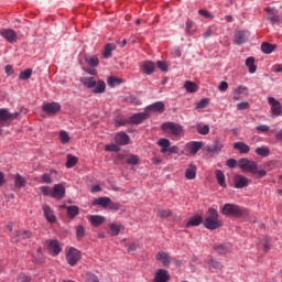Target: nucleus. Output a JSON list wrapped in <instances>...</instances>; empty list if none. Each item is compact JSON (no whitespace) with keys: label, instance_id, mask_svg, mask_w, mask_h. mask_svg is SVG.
Returning a JSON list of instances; mask_svg holds the SVG:
<instances>
[{"label":"nucleus","instance_id":"1","mask_svg":"<svg viewBox=\"0 0 282 282\" xmlns=\"http://www.w3.org/2000/svg\"><path fill=\"white\" fill-rule=\"evenodd\" d=\"M203 226L207 230H217L224 226V223L219 219V213L215 208H209L207 210V215L205 220L203 221Z\"/></svg>","mask_w":282,"mask_h":282},{"label":"nucleus","instance_id":"2","mask_svg":"<svg viewBox=\"0 0 282 282\" xmlns=\"http://www.w3.org/2000/svg\"><path fill=\"white\" fill-rule=\"evenodd\" d=\"M80 83L88 89H91L93 94H105V90L107 89V84H105V80L102 79L96 82L94 77H82Z\"/></svg>","mask_w":282,"mask_h":282},{"label":"nucleus","instance_id":"3","mask_svg":"<svg viewBox=\"0 0 282 282\" xmlns=\"http://www.w3.org/2000/svg\"><path fill=\"white\" fill-rule=\"evenodd\" d=\"M248 213L247 209L239 207V205L235 204H225L221 208V214L227 215L229 217H241Z\"/></svg>","mask_w":282,"mask_h":282},{"label":"nucleus","instance_id":"4","mask_svg":"<svg viewBox=\"0 0 282 282\" xmlns=\"http://www.w3.org/2000/svg\"><path fill=\"white\" fill-rule=\"evenodd\" d=\"M162 131H164V133H170L171 135H182V131H184V128L175 122H164L161 126Z\"/></svg>","mask_w":282,"mask_h":282},{"label":"nucleus","instance_id":"5","mask_svg":"<svg viewBox=\"0 0 282 282\" xmlns=\"http://www.w3.org/2000/svg\"><path fill=\"white\" fill-rule=\"evenodd\" d=\"M158 147L161 148V153H167V155L180 153V148L177 145L171 147V141L169 139H159Z\"/></svg>","mask_w":282,"mask_h":282},{"label":"nucleus","instance_id":"6","mask_svg":"<svg viewBox=\"0 0 282 282\" xmlns=\"http://www.w3.org/2000/svg\"><path fill=\"white\" fill-rule=\"evenodd\" d=\"M19 116H21V112L10 113V111H8V109L6 108L0 109V135L1 133H3V131L1 130V127H6V123L8 122V120H17Z\"/></svg>","mask_w":282,"mask_h":282},{"label":"nucleus","instance_id":"7","mask_svg":"<svg viewBox=\"0 0 282 282\" xmlns=\"http://www.w3.org/2000/svg\"><path fill=\"white\" fill-rule=\"evenodd\" d=\"M238 166L243 171V173H257V162L250 161L248 159H241L238 161Z\"/></svg>","mask_w":282,"mask_h":282},{"label":"nucleus","instance_id":"8","mask_svg":"<svg viewBox=\"0 0 282 282\" xmlns=\"http://www.w3.org/2000/svg\"><path fill=\"white\" fill-rule=\"evenodd\" d=\"M202 147H204L203 142L199 141H192L185 144L184 147V155H197V152L199 151V149H202Z\"/></svg>","mask_w":282,"mask_h":282},{"label":"nucleus","instance_id":"9","mask_svg":"<svg viewBox=\"0 0 282 282\" xmlns=\"http://www.w3.org/2000/svg\"><path fill=\"white\" fill-rule=\"evenodd\" d=\"M264 12L267 13V21L271 23V25H275V23H281V17H279V11L272 7H265Z\"/></svg>","mask_w":282,"mask_h":282},{"label":"nucleus","instance_id":"10","mask_svg":"<svg viewBox=\"0 0 282 282\" xmlns=\"http://www.w3.org/2000/svg\"><path fill=\"white\" fill-rule=\"evenodd\" d=\"M66 261L69 265L74 267L78 261H80V251L72 247L66 254Z\"/></svg>","mask_w":282,"mask_h":282},{"label":"nucleus","instance_id":"11","mask_svg":"<svg viewBox=\"0 0 282 282\" xmlns=\"http://www.w3.org/2000/svg\"><path fill=\"white\" fill-rule=\"evenodd\" d=\"M268 102L271 106L272 116H281L282 106L279 100H275L274 97H268Z\"/></svg>","mask_w":282,"mask_h":282},{"label":"nucleus","instance_id":"12","mask_svg":"<svg viewBox=\"0 0 282 282\" xmlns=\"http://www.w3.org/2000/svg\"><path fill=\"white\" fill-rule=\"evenodd\" d=\"M250 184V180L248 177L241 175V174H236L234 176V186L235 188H246Z\"/></svg>","mask_w":282,"mask_h":282},{"label":"nucleus","instance_id":"13","mask_svg":"<svg viewBox=\"0 0 282 282\" xmlns=\"http://www.w3.org/2000/svg\"><path fill=\"white\" fill-rule=\"evenodd\" d=\"M155 259L156 261H159V263H162L164 268H169V265H171L172 263L171 256L164 251L158 252L155 254Z\"/></svg>","mask_w":282,"mask_h":282},{"label":"nucleus","instance_id":"14","mask_svg":"<svg viewBox=\"0 0 282 282\" xmlns=\"http://www.w3.org/2000/svg\"><path fill=\"white\" fill-rule=\"evenodd\" d=\"M0 35L3 36L8 43H17V32L12 29H2L0 30Z\"/></svg>","mask_w":282,"mask_h":282},{"label":"nucleus","instance_id":"15","mask_svg":"<svg viewBox=\"0 0 282 282\" xmlns=\"http://www.w3.org/2000/svg\"><path fill=\"white\" fill-rule=\"evenodd\" d=\"M51 197L54 199H63L65 197V185L56 184L51 192Z\"/></svg>","mask_w":282,"mask_h":282},{"label":"nucleus","instance_id":"16","mask_svg":"<svg viewBox=\"0 0 282 282\" xmlns=\"http://www.w3.org/2000/svg\"><path fill=\"white\" fill-rule=\"evenodd\" d=\"M147 118H149V115L147 112H138L132 115L128 122L129 124H142V122H144Z\"/></svg>","mask_w":282,"mask_h":282},{"label":"nucleus","instance_id":"17","mask_svg":"<svg viewBox=\"0 0 282 282\" xmlns=\"http://www.w3.org/2000/svg\"><path fill=\"white\" fill-rule=\"evenodd\" d=\"M153 281L154 282H169V281H171V275L169 274L167 270L159 269L155 272Z\"/></svg>","mask_w":282,"mask_h":282},{"label":"nucleus","instance_id":"18","mask_svg":"<svg viewBox=\"0 0 282 282\" xmlns=\"http://www.w3.org/2000/svg\"><path fill=\"white\" fill-rule=\"evenodd\" d=\"M43 111L48 115H56L61 111V104L58 102H48L43 106Z\"/></svg>","mask_w":282,"mask_h":282},{"label":"nucleus","instance_id":"19","mask_svg":"<svg viewBox=\"0 0 282 282\" xmlns=\"http://www.w3.org/2000/svg\"><path fill=\"white\" fill-rule=\"evenodd\" d=\"M205 263L208 268V270L213 271V270H224V264H221V262L215 260L213 257H207V259L205 260Z\"/></svg>","mask_w":282,"mask_h":282},{"label":"nucleus","instance_id":"20","mask_svg":"<svg viewBox=\"0 0 282 282\" xmlns=\"http://www.w3.org/2000/svg\"><path fill=\"white\" fill-rule=\"evenodd\" d=\"M61 250L63 249L61 248V242H58V240L48 241V251L52 254V257L61 254Z\"/></svg>","mask_w":282,"mask_h":282},{"label":"nucleus","instance_id":"21","mask_svg":"<svg viewBox=\"0 0 282 282\" xmlns=\"http://www.w3.org/2000/svg\"><path fill=\"white\" fill-rule=\"evenodd\" d=\"M142 74H147V76H151L153 72H155V63L151 61H145L141 64Z\"/></svg>","mask_w":282,"mask_h":282},{"label":"nucleus","instance_id":"22","mask_svg":"<svg viewBox=\"0 0 282 282\" xmlns=\"http://www.w3.org/2000/svg\"><path fill=\"white\" fill-rule=\"evenodd\" d=\"M248 42V32L246 31H237L235 33L234 43L236 45H243V43Z\"/></svg>","mask_w":282,"mask_h":282},{"label":"nucleus","instance_id":"23","mask_svg":"<svg viewBox=\"0 0 282 282\" xmlns=\"http://www.w3.org/2000/svg\"><path fill=\"white\" fill-rule=\"evenodd\" d=\"M43 213L45 219L48 221V224H56V216L54 215V210L48 205H44Z\"/></svg>","mask_w":282,"mask_h":282},{"label":"nucleus","instance_id":"24","mask_svg":"<svg viewBox=\"0 0 282 282\" xmlns=\"http://www.w3.org/2000/svg\"><path fill=\"white\" fill-rule=\"evenodd\" d=\"M221 149H224V143L219 139H216L212 145L206 147L208 153H220Z\"/></svg>","mask_w":282,"mask_h":282},{"label":"nucleus","instance_id":"25","mask_svg":"<svg viewBox=\"0 0 282 282\" xmlns=\"http://www.w3.org/2000/svg\"><path fill=\"white\" fill-rule=\"evenodd\" d=\"M116 144H119L120 147H124L129 144V135L124 132H119L115 137Z\"/></svg>","mask_w":282,"mask_h":282},{"label":"nucleus","instance_id":"26","mask_svg":"<svg viewBox=\"0 0 282 282\" xmlns=\"http://www.w3.org/2000/svg\"><path fill=\"white\" fill-rule=\"evenodd\" d=\"M185 177L186 180H195L197 177V166L194 163H189L185 171Z\"/></svg>","mask_w":282,"mask_h":282},{"label":"nucleus","instance_id":"27","mask_svg":"<svg viewBox=\"0 0 282 282\" xmlns=\"http://www.w3.org/2000/svg\"><path fill=\"white\" fill-rule=\"evenodd\" d=\"M111 204V198L109 197H99L93 200V206H101L102 208H107Z\"/></svg>","mask_w":282,"mask_h":282},{"label":"nucleus","instance_id":"28","mask_svg":"<svg viewBox=\"0 0 282 282\" xmlns=\"http://www.w3.org/2000/svg\"><path fill=\"white\" fill-rule=\"evenodd\" d=\"M200 224H204V218L199 215L194 216L186 223V228H193L195 226H199Z\"/></svg>","mask_w":282,"mask_h":282},{"label":"nucleus","instance_id":"29","mask_svg":"<svg viewBox=\"0 0 282 282\" xmlns=\"http://www.w3.org/2000/svg\"><path fill=\"white\" fill-rule=\"evenodd\" d=\"M234 149H236V151H239V153H250V145L241 141L235 142Z\"/></svg>","mask_w":282,"mask_h":282},{"label":"nucleus","instance_id":"30","mask_svg":"<svg viewBox=\"0 0 282 282\" xmlns=\"http://www.w3.org/2000/svg\"><path fill=\"white\" fill-rule=\"evenodd\" d=\"M84 61L89 65V67H98L100 63V59H98V56L96 55H93V56L85 55Z\"/></svg>","mask_w":282,"mask_h":282},{"label":"nucleus","instance_id":"31","mask_svg":"<svg viewBox=\"0 0 282 282\" xmlns=\"http://www.w3.org/2000/svg\"><path fill=\"white\" fill-rule=\"evenodd\" d=\"M30 237H32L30 230H19L15 232V241H25V239H30Z\"/></svg>","mask_w":282,"mask_h":282},{"label":"nucleus","instance_id":"32","mask_svg":"<svg viewBox=\"0 0 282 282\" xmlns=\"http://www.w3.org/2000/svg\"><path fill=\"white\" fill-rule=\"evenodd\" d=\"M147 111H159V113H162L164 111V102H154L147 107Z\"/></svg>","mask_w":282,"mask_h":282},{"label":"nucleus","instance_id":"33","mask_svg":"<svg viewBox=\"0 0 282 282\" xmlns=\"http://www.w3.org/2000/svg\"><path fill=\"white\" fill-rule=\"evenodd\" d=\"M88 220L90 221L91 226H100L101 224H105V217L99 215H91L88 217Z\"/></svg>","mask_w":282,"mask_h":282},{"label":"nucleus","instance_id":"34","mask_svg":"<svg viewBox=\"0 0 282 282\" xmlns=\"http://www.w3.org/2000/svg\"><path fill=\"white\" fill-rule=\"evenodd\" d=\"M123 228L122 225H116V223H112L109 225V235L111 237H118L120 235V229Z\"/></svg>","mask_w":282,"mask_h":282},{"label":"nucleus","instance_id":"35","mask_svg":"<svg viewBox=\"0 0 282 282\" xmlns=\"http://www.w3.org/2000/svg\"><path fill=\"white\" fill-rule=\"evenodd\" d=\"M275 47H276V44H270L268 42H263L261 44V52H263V54H272Z\"/></svg>","mask_w":282,"mask_h":282},{"label":"nucleus","instance_id":"36","mask_svg":"<svg viewBox=\"0 0 282 282\" xmlns=\"http://www.w3.org/2000/svg\"><path fill=\"white\" fill-rule=\"evenodd\" d=\"M66 169H74V166H76V164H78V158L72 155V154H67L66 156Z\"/></svg>","mask_w":282,"mask_h":282},{"label":"nucleus","instance_id":"37","mask_svg":"<svg viewBox=\"0 0 282 282\" xmlns=\"http://www.w3.org/2000/svg\"><path fill=\"white\" fill-rule=\"evenodd\" d=\"M214 250L218 254H226V252H230V245H215Z\"/></svg>","mask_w":282,"mask_h":282},{"label":"nucleus","instance_id":"38","mask_svg":"<svg viewBox=\"0 0 282 282\" xmlns=\"http://www.w3.org/2000/svg\"><path fill=\"white\" fill-rule=\"evenodd\" d=\"M216 178L219 186H223V188H226V175L221 170H216Z\"/></svg>","mask_w":282,"mask_h":282},{"label":"nucleus","instance_id":"39","mask_svg":"<svg viewBox=\"0 0 282 282\" xmlns=\"http://www.w3.org/2000/svg\"><path fill=\"white\" fill-rule=\"evenodd\" d=\"M66 210H67V216L70 219H74L80 213V208H78V206H68L66 207Z\"/></svg>","mask_w":282,"mask_h":282},{"label":"nucleus","instance_id":"40","mask_svg":"<svg viewBox=\"0 0 282 282\" xmlns=\"http://www.w3.org/2000/svg\"><path fill=\"white\" fill-rule=\"evenodd\" d=\"M246 65L249 69V74H256L257 73V65H254V57H248L246 59Z\"/></svg>","mask_w":282,"mask_h":282},{"label":"nucleus","instance_id":"41","mask_svg":"<svg viewBox=\"0 0 282 282\" xmlns=\"http://www.w3.org/2000/svg\"><path fill=\"white\" fill-rule=\"evenodd\" d=\"M14 180L15 188H23V186H25V184L28 183V181H25L24 177L21 176V174H15Z\"/></svg>","mask_w":282,"mask_h":282},{"label":"nucleus","instance_id":"42","mask_svg":"<svg viewBox=\"0 0 282 282\" xmlns=\"http://www.w3.org/2000/svg\"><path fill=\"white\" fill-rule=\"evenodd\" d=\"M184 88L188 94H195V91H197V85L191 80L185 82Z\"/></svg>","mask_w":282,"mask_h":282},{"label":"nucleus","instance_id":"43","mask_svg":"<svg viewBox=\"0 0 282 282\" xmlns=\"http://www.w3.org/2000/svg\"><path fill=\"white\" fill-rule=\"evenodd\" d=\"M113 54V46L110 43H107L104 47L102 56L104 58H111Z\"/></svg>","mask_w":282,"mask_h":282},{"label":"nucleus","instance_id":"44","mask_svg":"<svg viewBox=\"0 0 282 282\" xmlns=\"http://www.w3.org/2000/svg\"><path fill=\"white\" fill-rule=\"evenodd\" d=\"M32 261H33V263H44L45 262V258L43 257L42 248L37 249V256H33Z\"/></svg>","mask_w":282,"mask_h":282},{"label":"nucleus","instance_id":"45","mask_svg":"<svg viewBox=\"0 0 282 282\" xmlns=\"http://www.w3.org/2000/svg\"><path fill=\"white\" fill-rule=\"evenodd\" d=\"M245 91H248V88L246 86H240L236 88L234 94V100H241V94H243Z\"/></svg>","mask_w":282,"mask_h":282},{"label":"nucleus","instance_id":"46","mask_svg":"<svg viewBox=\"0 0 282 282\" xmlns=\"http://www.w3.org/2000/svg\"><path fill=\"white\" fill-rule=\"evenodd\" d=\"M256 153L261 158H268L270 155V149H268L267 147L257 148Z\"/></svg>","mask_w":282,"mask_h":282},{"label":"nucleus","instance_id":"47","mask_svg":"<svg viewBox=\"0 0 282 282\" xmlns=\"http://www.w3.org/2000/svg\"><path fill=\"white\" fill-rule=\"evenodd\" d=\"M107 83L109 87H116V85H122V79L111 76L108 77Z\"/></svg>","mask_w":282,"mask_h":282},{"label":"nucleus","instance_id":"48","mask_svg":"<svg viewBox=\"0 0 282 282\" xmlns=\"http://www.w3.org/2000/svg\"><path fill=\"white\" fill-rule=\"evenodd\" d=\"M59 140L62 142V144H67L69 142V140H72V138L69 137V133L65 130H62L59 132Z\"/></svg>","mask_w":282,"mask_h":282},{"label":"nucleus","instance_id":"49","mask_svg":"<svg viewBox=\"0 0 282 282\" xmlns=\"http://www.w3.org/2000/svg\"><path fill=\"white\" fill-rule=\"evenodd\" d=\"M197 133L208 135V133H210V127L208 124L197 126Z\"/></svg>","mask_w":282,"mask_h":282},{"label":"nucleus","instance_id":"50","mask_svg":"<svg viewBox=\"0 0 282 282\" xmlns=\"http://www.w3.org/2000/svg\"><path fill=\"white\" fill-rule=\"evenodd\" d=\"M171 215H173V212H171V209H160L156 214V216L161 219H166V217H171Z\"/></svg>","mask_w":282,"mask_h":282},{"label":"nucleus","instance_id":"51","mask_svg":"<svg viewBox=\"0 0 282 282\" xmlns=\"http://www.w3.org/2000/svg\"><path fill=\"white\" fill-rule=\"evenodd\" d=\"M85 281L86 282H100V280L98 279V275L91 273V272H87L85 275Z\"/></svg>","mask_w":282,"mask_h":282},{"label":"nucleus","instance_id":"52","mask_svg":"<svg viewBox=\"0 0 282 282\" xmlns=\"http://www.w3.org/2000/svg\"><path fill=\"white\" fill-rule=\"evenodd\" d=\"M32 76V69H26L24 72H21L19 75L20 80H28Z\"/></svg>","mask_w":282,"mask_h":282},{"label":"nucleus","instance_id":"53","mask_svg":"<svg viewBox=\"0 0 282 282\" xmlns=\"http://www.w3.org/2000/svg\"><path fill=\"white\" fill-rule=\"evenodd\" d=\"M126 102H130V105H142V101H140V99L133 95L127 97Z\"/></svg>","mask_w":282,"mask_h":282},{"label":"nucleus","instance_id":"54","mask_svg":"<svg viewBox=\"0 0 282 282\" xmlns=\"http://www.w3.org/2000/svg\"><path fill=\"white\" fill-rule=\"evenodd\" d=\"M257 133H268L270 131V126L260 124L256 127Z\"/></svg>","mask_w":282,"mask_h":282},{"label":"nucleus","instance_id":"55","mask_svg":"<svg viewBox=\"0 0 282 282\" xmlns=\"http://www.w3.org/2000/svg\"><path fill=\"white\" fill-rule=\"evenodd\" d=\"M140 162V158H138V155L132 154L128 160H127V164H131L133 166H135V164H138Z\"/></svg>","mask_w":282,"mask_h":282},{"label":"nucleus","instance_id":"56","mask_svg":"<svg viewBox=\"0 0 282 282\" xmlns=\"http://www.w3.org/2000/svg\"><path fill=\"white\" fill-rule=\"evenodd\" d=\"M105 151H113L115 153H118V151H120V147L116 143H111L105 147Z\"/></svg>","mask_w":282,"mask_h":282},{"label":"nucleus","instance_id":"57","mask_svg":"<svg viewBox=\"0 0 282 282\" xmlns=\"http://www.w3.org/2000/svg\"><path fill=\"white\" fill-rule=\"evenodd\" d=\"M76 236H77L78 239H83L85 237V227L77 226Z\"/></svg>","mask_w":282,"mask_h":282},{"label":"nucleus","instance_id":"58","mask_svg":"<svg viewBox=\"0 0 282 282\" xmlns=\"http://www.w3.org/2000/svg\"><path fill=\"white\" fill-rule=\"evenodd\" d=\"M249 108H250V104L248 101H242V102L237 104L238 111H243Z\"/></svg>","mask_w":282,"mask_h":282},{"label":"nucleus","instance_id":"59","mask_svg":"<svg viewBox=\"0 0 282 282\" xmlns=\"http://www.w3.org/2000/svg\"><path fill=\"white\" fill-rule=\"evenodd\" d=\"M18 282H30L32 281V278L29 275H25V273H20L17 279Z\"/></svg>","mask_w":282,"mask_h":282},{"label":"nucleus","instance_id":"60","mask_svg":"<svg viewBox=\"0 0 282 282\" xmlns=\"http://www.w3.org/2000/svg\"><path fill=\"white\" fill-rule=\"evenodd\" d=\"M208 107V99L204 98L196 104V109H206Z\"/></svg>","mask_w":282,"mask_h":282},{"label":"nucleus","instance_id":"61","mask_svg":"<svg viewBox=\"0 0 282 282\" xmlns=\"http://www.w3.org/2000/svg\"><path fill=\"white\" fill-rule=\"evenodd\" d=\"M156 65L159 69H161V72H169V66L166 65V62L158 61Z\"/></svg>","mask_w":282,"mask_h":282},{"label":"nucleus","instance_id":"62","mask_svg":"<svg viewBox=\"0 0 282 282\" xmlns=\"http://www.w3.org/2000/svg\"><path fill=\"white\" fill-rule=\"evenodd\" d=\"M42 184H52V175L43 174L42 175Z\"/></svg>","mask_w":282,"mask_h":282},{"label":"nucleus","instance_id":"63","mask_svg":"<svg viewBox=\"0 0 282 282\" xmlns=\"http://www.w3.org/2000/svg\"><path fill=\"white\" fill-rule=\"evenodd\" d=\"M108 207L110 208V210H120V203H113L110 199V203L108 204Z\"/></svg>","mask_w":282,"mask_h":282},{"label":"nucleus","instance_id":"64","mask_svg":"<svg viewBox=\"0 0 282 282\" xmlns=\"http://www.w3.org/2000/svg\"><path fill=\"white\" fill-rule=\"evenodd\" d=\"M226 166H228L229 169H235V166H237V160L235 159L227 160Z\"/></svg>","mask_w":282,"mask_h":282}]
</instances>
